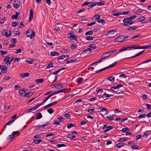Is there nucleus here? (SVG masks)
<instances>
[{
  "instance_id": "f257e3e1",
  "label": "nucleus",
  "mask_w": 151,
  "mask_h": 151,
  "mask_svg": "<svg viewBox=\"0 0 151 151\" xmlns=\"http://www.w3.org/2000/svg\"><path fill=\"white\" fill-rule=\"evenodd\" d=\"M35 32H33L32 30H28L27 31L26 35L28 37H30V38L32 39L34 38L35 36Z\"/></svg>"
},
{
  "instance_id": "6e6552de",
  "label": "nucleus",
  "mask_w": 151,
  "mask_h": 151,
  "mask_svg": "<svg viewBox=\"0 0 151 151\" xmlns=\"http://www.w3.org/2000/svg\"><path fill=\"white\" fill-rule=\"evenodd\" d=\"M111 54L109 52L104 53L102 55L103 59L106 58L111 56Z\"/></svg>"
},
{
  "instance_id": "58836bf2",
  "label": "nucleus",
  "mask_w": 151,
  "mask_h": 151,
  "mask_svg": "<svg viewBox=\"0 0 151 151\" xmlns=\"http://www.w3.org/2000/svg\"><path fill=\"white\" fill-rule=\"evenodd\" d=\"M133 47L134 50L137 49H141L140 48L141 47H139L140 45H133Z\"/></svg>"
},
{
  "instance_id": "bf43d9fd",
  "label": "nucleus",
  "mask_w": 151,
  "mask_h": 151,
  "mask_svg": "<svg viewBox=\"0 0 151 151\" xmlns=\"http://www.w3.org/2000/svg\"><path fill=\"white\" fill-rule=\"evenodd\" d=\"M77 47V45L76 44H72L71 45V49H74L75 48Z\"/></svg>"
},
{
  "instance_id": "2eb2a0df",
  "label": "nucleus",
  "mask_w": 151,
  "mask_h": 151,
  "mask_svg": "<svg viewBox=\"0 0 151 151\" xmlns=\"http://www.w3.org/2000/svg\"><path fill=\"white\" fill-rule=\"evenodd\" d=\"M42 117V114L40 113H37L36 116V119H39Z\"/></svg>"
},
{
  "instance_id": "4468645a",
  "label": "nucleus",
  "mask_w": 151,
  "mask_h": 151,
  "mask_svg": "<svg viewBox=\"0 0 151 151\" xmlns=\"http://www.w3.org/2000/svg\"><path fill=\"white\" fill-rule=\"evenodd\" d=\"M123 38V36H121L116 38V41H117L119 42H122L124 41Z\"/></svg>"
},
{
  "instance_id": "4c0bfd02",
  "label": "nucleus",
  "mask_w": 151,
  "mask_h": 151,
  "mask_svg": "<svg viewBox=\"0 0 151 151\" xmlns=\"http://www.w3.org/2000/svg\"><path fill=\"white\" fill-rule=\"evenodd\" d=\"M57 147L59 148L62 147H65L66 145L64 144H58L56 145Z\"/></svg>"
},
{
  "instance_id": "dca6fc26",
  "label": "nucleus",
  "mask_w": 151,
  "mask_h": 151,
  "mask_svg": "<svg viewBox=\"0 0 151 151\" xmlns=\"http://www.w3.org/2000/svg\"><path fill=\"white\" fill-rule=\"evenodd\" d=\"M19 94L20 95L22 96L23 97L25 96V94L26 92L24 90H21L19 91Z\"/></svg>"
},
{
  "instance_id": "1a4fd4ad",
  "label": "nucleus",
  "mask_w": 151,
  "mask_h": 151,
  "mask_svg": "<svg viewBox=\"0 0 151 151\" xmlns=\"http://www.w3.org/2000/svg\"><path fill=\"white\" fill-rule=\"evenodd\" d=\"M52 86H54L57 89H60L63 87V86L61 84H55Z\"/></svg>"
},
{
  "instance_id": "cd10ccee",
  "label": "nucleus",
  "mask_w": 151,
  "mask_h": 151,
  "mask_svg": "<svg viewBox=\"0 0 151 151\" xmlns=\"http://www.w3.org/2000/svg\"><path fill=\"white\" fill-rule=\"evenodd\" d=\"M117 61L115 62L112 63L111 64L109 65V66L106 67V68H108V69L109 68H111L115 66L117 64Z\"/></svg>"
},
{
  "instance_id": "0eeeda50",
  "label": "nucleus",
  "mask_w": 151,
  "mask_h": 151,
  "mask_svg": "<svg viewBox=\"0 0 151 151\" xmlns=\"http://www.w3.org/2000/svg\"><path fill=\"white\" fill-rule=\"evenodd\" d=\"M58 103L57 101H54L53 102L51 103L50 104H49L47 105L44 106L43 107V108L44 109L47 108L49 107H50Z\"/></svg>"
},
{
  "instance_id": "603ef678",
  "label": "nucleus",
  "mask_w": 151,
  "mask_h": 151,
  "mask_svg": "<svg viewBox=\"0 0 151 151\" xmlns=\"http://www.w3.org/2000/svg\"><path fill=\"white\" fill-rule=\"evenodd\" d=\"M93 39V37L91 36H88L86 38V40L88 41L92 40Z\"/></svg>"
},
{
  "instance_id": "864d4df0",
  "label": "nucleus",
  "mask_w": 151,
  "mask_h": 151,
  "mask_svg": "<svg viewBox=\"0 0 151 151\" xmlns=\"http://www.w3.org/2000/svg\"><path fill=\"white\" fill-rule=\"evenodd\" d=\"M83 80V78L80 77L78 79V80H77V81L78 83H80L82 82Z\"/></svg>"
},
{
  "instance_id": "8fccbe9b",
  "label": "nucleus",
  "mask_w": 151,
  "mask_h": 151,
  "mask_svg": "<svg viewBox=\"0 0 151 151\" xmlns=\"http://www.w3.org/2000/svg\"><path fill=\"white\" fill-rule=\"evenodd\" d=\"M98 5L99 6L103 5L105 4V2L103 1H100L99 2H97Z\"/></svg>"
},
{
  "instance_id": "338daca9",
  "label": "nucleus",
  "mask_w": 151,
  "mask_h": 151,
  "mask_svg": "<svg viewBox=\"0 0 151 151\" xmlns=\"http://www.w3.org/2000/svg\"><path fill=\"white\" fill-rule=\"evenodd\" d=\"M49 124V122H48L46 123H45L44 124H43L41 125H40L41 126V128L44 127L46 126H47V125H48Z\"/></svg>"
},
{
  "instance_id": "20e7f679",
  "label": "nucleus",
  "mask_w": 151,
  "mask_h": 151,
  "mask_svg": "<svg viewBox=\"0 0 151 151\" xmlns=\"http://www.w3.org/2000/svg\"><path fill=\"white\" fill-rule=\"evenodd\" d=\"M20 3L19 1L17 0L14 1V7L17 9L20 6Z\"/></svg>"
},
{
  "instance_id": "c85d7f7f",
  "label": "nucleus",
  "mask_w": 151,
  "mask_h": 151,
  "mask_svg": "<svg viewBox=\"0 0 151 151\" xmlns=\"http://www.w3.org/2000/svg\"><path fill=\"white\" fill-rule=\"evenodd\" d=\"M67 137L68 138H70L71 139H73L76 137L75 135H73L71 134H68Z\"/></svg>"
},
{
  "instance_id": "ddd939ff",
  "label": "nucleus",
  "mask_w": 151,
  "mask_h": 151,
  "mask_svg": "<svg viewBox=\"0 0 151 151\" xmlns=\"http://www.w3.org/2000/svg\"><path fill=\"white\" fill-rule=\"evenodd\" d=\"M145 51V50H143L141 52H138L137 54H136L134 56H131V57H128V58H126L125 59H129L131 58H135V57H136L137 56H138L139 55H141L142 53L144 52Z\"/></svg>"
},
{
  "instance_id": "37998d69",
  "label": "nucleus",
  "mask_w": 151,
  "mask_h": 151,
  "mask_svg": "<svg viewBox=\"0 0 151 151\" xmlns=\"http://www.w3.org/2000/svg\"><path fill=\"white\" fill-rule=\"evenodd\" d=\"M106 118L108 119L109 120H114L113 117L111 115H109L108 116H107Z\"/></svg>"
},
{
  "instance_id": "09e8293b",
  "label": "nucleus",
  "mask_w": 151,
  "mask_h": 151,
  "mask_svg": "<svg viewBox=\"0 0 151 151\" xmlns=\"http://www.w3.org/2000/svg\"><path fill=\"white\" fill-rule=\"evenodd\" d=\"M116 31L114 30H111L108 32H107L106 34V35H109L110 34H111L112 35L114 34V32H115Z\"/></svg>"
},
{
  "instance_id": "6ab92c4d",
  "label": "nucleus",
  "mask_w": 151,
  "mask_h": 151,
  "mask_svg": "<svg viewBox=\"0 0 151 151\" xmlns=\"http://www.w3.org/2000/svg\"><path fill=\"white\" fill-rule=\"evenodd\" d=\"M10 59V57L8 56H6L4 60V62H5L6 64H8L9 62V60Z\"/></svg>"
},
{
  "instance_id": "5fc2aeb1",
  "label": "nucleus",
  "mask_w": 151,
  "mask_h": 151,
  "mask_svg": "<svg viewBox=\"0 0 151 151\" xmlns=\"http://www.w3.org/2000/svg\"><path fill=\"white\" fill-rule=\"evenodd\" d=\"M47 111L48 113H49L50 114H51L53 113V110L52 109L50 108V109H48L47 110Z\"/></svg>"
},
{
  "instance_id": "de8ad7c7",
  "label": "nucleus",
  "mask_w": 151,
  "mask_h": 151,
  "mask_svg": "<svg viewBox=\"0 0 151 151\" xmlns=\"http://www.w3.org/2000/svg\"><path fill=\"white\" fill-rule=\"evenodd\" d=\"M75 60H69L67 61L66 63L67 64H69L70 63H74L75 62Z\"/></svg>"
},
{
  "instance_id": "7ed1b4c3",
  "label": "nucleus",
  "mask_w": 151,
  "mask_h": 151,
  "mask_svg": "<svg viewBox=\"0 0 151 151\" xmlns=\"http://www.w3.org/2000/svg\"><path fill=\"white\" fill-rule=\"evenodd\" d=\"M68 38L70 39L71 40H75L77 41H78V38L76 36L74 35V33L73 32L70 33L68 34Z\"/></svg>"
},
{
  "instance_id": "39448f33",
  "label": "nucleus",
  "mask_w": 151,
  "mask_h": 151,
  "mask_svg": "<svg viewBox=\"0 0 151 151\" xmlns=\"http://www.w3.org/2000/svg\"><path fill=\"white\" fill-rule=\"evenodd\" d=\"M69 57V56L68 55H63L60 56L59 58L58 59V61L59 62H60L59 60H63L65 58V60H67Z\"/></svg>"
},
{
  "instance_id": "b1692460",
  "label": "nucleus",
  "mask_w": 151,
  "mask_h": 151,
  "mask_svg": "<svg viewBox=\"0 0 151 151\" xmlns=\"http://www.w3.org/2000/svg\"><path fill=\"white\" fill-rule=\"evenodd\" d=\"M7 69V67L6 66H3L1 68V72L2 73H4L6 71H6Z\"/></svg>"
},
{
  "instance_id": "c9c22d12",
  "label": "nucleus",
  "mask_w": 151,
  "mask_h": 151,
  "mask_svg": "<svg viewBox=\"0 0 151 151\" xmlns=\"http://www.w3.org/2000/svg\"><path fill=\"white\" fill-rule=\"evenodd\" d=\"M92 51V50L90 48H87L84 51V52L88 53Z\"/></svg>"
},
{
  "instance_id": "a211bd4d",
  "label": "nucleus",
  "mask_w": 151,
  "mask_h": 151,
  "mask_svg": "<svg viewBox=\"0 0 151 151\" xmlns=\"http://www.w3.org/2000/svg\"><path fill=\"white\" fill-rule=\"evenodd\" d=\"M107 80L109 81L110 82H113L115 81V77L113 76H110L107 78Z\"/></svg>"
},
{
  "instance_id": "f8f14e48",
  "label": "nucleus",
  "mask_w": 151,
  "mask_h": 151,
  "mask_svg": "<svg viewBox=\"0 0 151 151\" xmlns=\"http://www.w3.org/2000/svg\"><path fill=\"white\" fill-rule=\"evenodd\" d=\"M33 18V10L32 9L30 11L29 17V21H31Z\"/></svg>"
},
{
  "instance_id": "c03bdc74",
  "label": "nucleus",
  "mask_w": 151,
  "mask_h": 151,
  "mask_svg": "<svg viewBox=\"0 0 151 151\" xmlns=\"http://www.w3.org/2000/svg\"><path fill=\"white\" fill-rule=\"evenodd\" d=\"M50 98L48 96L46 99L44 100L41 103L40 105H42L43 104H44L45 102Z\"/></svg>"
},
{
  "instance_id": "3c124183",
  "label": "nucleus",
  "mask_w": 151,
  "mask_h": 151,
  "mask_svg": "<svg viewBox=\"0 0 151 151\" xmlns=\"http://www.w3.org/2000/svg\"><path fill=\"white\" fill-rule=\"evenodd\" d=\"M53 67V64L52 63H49L46 67V69H48L52 67Z\"/></svg>"
},
{
  "instance_id": "aec40b11",
  "label": "nucleus",
  "mask_w": 151,
  "mask_h": 151,
  "mask_svg": "<svg viewBox=\"0 0 151 151\" xmlns=\"http://www.w3.org/2000/svg\"><path fill=\"white\" fill-rule=\"evenodd\" d=\"M19 13L18 12H16L15 14L13 15L12 16V19H17L19 15Z\"/></svg>"
},
{
  "instance_id": "0e129e2a",
  "label": "nucleus",
  "mask_w": 151,
  "mask_h": 151,
  "mask_svg": "<svg viewBox=\"0 0 151 151\" xmlns=\"http://www.w3.org/2000/svg\"><path fill=\"white\" fill-rule=\"evenodd\" d=\"M140 35H136L130 38V40L136 38H140Z\"/></svg>"
},
{
  "instance_id": "f03ea898",
  "label": "nucleus",
  "mask_w": 151,
  "mask_h": 151,
  "mask_svg": "<svg viewBox=\"0 0 151 151\" xmlns=\"http://www.w3.org/2000/svg\"><path fill=\"white\" fill-rule=\"evenodd\" d=\"M124 23L123 25L127 26H129L131 25L134 23V22H131L128 19V18H124L123 20Z\"/></svg>"
},
{
  "instance_id": "f3484780",
  "label": "nucleus",
  "mask_w": 151,
  "mask_h": 151,
  "mask_svg": "<svg viewBox=\"0 0 151 151\" xmlns=\"http://www.w3.org/2000/svg\"><path fill=\"white\" fill-rule=\"evenodd\" d=\"M100 18V16L98 15H96L93 17L92 19V20L94 21H97Z\"/></svg>"
},
{
  "instance_id": "c756f323",
  "label": "nucleus",
  "mask_w": 151,
  "mask_h": 151,
  "mask_svg": "<svg viewBox=\"0 0 151 151\" xmlns=\"http://www.w3.org/2000/svg\"><path fill=\"white\" fill-rule=\"evenodd\" d=\"M29 76V74L27 73L22 74L20 75V76L22 78L27 77Z\"/></svg>"
},
{
  "instance_id": "412c9836",
  "label": "nucleus",
  "mask_w": 151,
  "mask_h": 151,
  "mask_svg": "<svg viewBox=\"0 0 151 151\" xmlns=\"http://www.w3.org/2000/svg\"><path fill=\"white\" fill-rule=\"evenodd\" d=\"M12 135L13 136V138H15L16 136H15L16 134H17V136L19 135L20 134V132L18 131H14L12 132Z\"/></svg>"
},
{
  "instance_id": "f704fd0d",
  "label": "nucleus",
  "mask_w": 151,
  "mask_h": 151,
  "mask_svg": "<svg viewBox=\"0 0 151 151\" xmlns=\"http://www.w3.org/2000/svg\"><path fill=\"white\" fill-rule=\"evenodd\" d=\"M50 55L51 56L58 55L59 53L53 51L51 52Z\"/></svg>"
},
{
  "instance_id": "ea45409f",
  "label": "nucleus",
  "mask_w": 151,
  "mask_h": 151,
  "mask_svg": "<svg viewBox=\"0 0 151 151\" xmlns=\"http://www.w3.org/2000/svg\"><path fill=\"white\" fill-rule=\"evenodd\" d=\"M151 47L150 45H145L144 46H141L140 48L141 49H150Z\"/></svg>"
},
{
  "instance_id": "13d9d810",
  "label": "nucleus",
  "mask_w": 151,
  "mask_h": 151,
  "mask_svg": "<svg viewBox=\"0 0 151 151\" xmlns=\"http://www.w3.org/2000/svg\"><path fill=\"white\" fill-rule=\"evenodd\" d=\"M53 124H56L57 125H59L60 124V122L58 121L57 120H55L54 121Z\"/></svg>"
},
{
  "instance_id": "a18cd8bd",
  "label": "nucleus",
  "mask_w": 151,
  "mask_h": 151,
  "mask_svg": "<svg viewBox=\"0 0 151 151\" xmlns=\"http://www.w3.org/2000/svg\"><path fill=\"white\" fill-rule=\"evenodd\" d=\"M75 126V125L74 124L72 123H71L67 125V127L68 129H69L72 127H74Z\"/></svg>"
},
{
  "instance_id": "5701e85b",
  "label": "nucleus",
  "mask_w": 151,
  "mask_h": 151,
  "mask_svg": "<svg viewBox=\"0 0 151 151\" xmlns=\"http://www.w3.org/2000/svg\"><path fill=\"white\" fill-rule=\"evenodd\" d=\"M41 142H42V141L40 139H34V142L37 144H39Z\"/></svg>"
},
{
  "instance_id": "2f4dec72",
  "label": "nucleus",
  "mask_w": 151,
  "mask_h": 151,
  "mask_svg": "<svg viewBox=\"0 0 151 151\" xmlns=\"http://www.w3.org/2000/svg\"><path fill=\"white\" fill-rule=\"evenodd\" d=\"M15 120L14 119H12L11 120L9 121L6 124V125H10L12 124Z\"/></svg>"
},
{
  "instance_id": "052dcab7",
  "label": "nucleus",
  "mask_w": 151,
  "mask_h": 151,
  "mask_svg": "<svg viewBox=\"0 0 151 151\" xmlns=\"http://www.w3.org/2000/svg\"><path fill=\"white\" fill-rule=\"evenodd\" d=\"M145 18L144 17H141L139 18H138V19L139 20V21L140 22H142L145 20Z\"/></svg>"
},
{
  "instance_id": "e2e57ef3",
  "label": "nucleus",
  "mask_w": 151,
  "mask_h": 151,
  "mask_svg": "<svg viewBox=\"0 0 151 151\" xmlns=\"http://www.w3.org/2000/svg\"><path fill=\"white\" fill-rule=\"evenodd\" d=\"M125 50H127L126 47H124L122 48L120 50L119 52H121Z\"/></svg>"
},
{
  "instance_id": "a19ab883",
  "label": "nucleus",
  "mask_w": 151,
  "mask_h": 151,
  "mask_svg": "<svg viewBox=\"0 0 151 151\" xmlns=\"http://www.w3.org/2000/svg\"><path fill=\"white\" fill-rule=\"evenodd\" d=\"M103 96H104V98H106L105 100L108 99L110 97L109 94L106 93L105 92L103 94Z\"/></svg>"
},
{
  "instance_id": "a878e982",
  "label": "nucleus",
  "mask_w": 151,
  "mask_h": 151,
  "mask_svg": "<svg viewBox=\"0 0 151 151\" xmlns=\"http://www.w3.org/2000/svg\"><path fill=\"white\" fill-rule=\"evenodd\" d=\"M133 47V45H130L128 47H126V50H134Z\"/></svg>"
},
{
  "instance_id": "79ce46f5",
  "label": "nucleus",
  "mask_w": 151,
  "mask_h": 151,
  "mask_svg": "<svg viewBox=\"0 0 151 151\" xmlns=\"http://www.w3.org/2000/svg\"><path fill=\"white\" fill-rule=\"evenodd\" d=\"M131 147L133 149H135V150H138L139 148V147L138 145H133V146Z\"/></svg>"
},
{
  "instance_id": "bb28decb",
  "label": "nucleus",
  "mask_w": 151,
  "mask_h": 151,
  "mask_svg": "<svg viewBox=\"0 0 151 151\" xmlns=\"http://www.w3.org/2000/svg\"><path fill=\"white\" fill-rule=\"evenodd\" d=\"M33 94V92H29L27 94H25L24 97L29 98Z\"/></svg>"
},
{
  "instance_id": "6e6d98bb",
  "label": "nucleus",
  "mask_w": 151,
  "mask_h": 151,
  "mask_svg": "<svg viewBox=\"0 0 151 151\" xmlns=\"http://www.w3.org/2000/svg\"><path fill=\"white\" fill-rule=\"evenodd\" d=\"M89 47H90L92 48L93 49H95L96 48V46L95 45L93 44H90L89 45Z\"/></svg>"
},
{
  "instance_id": "49530a36",
  "label": "nucleus",
  "mask_w": 151,
  "mask_h": 151,
  "mask_svg": "<svg viewBox=\"0 0 151 151\" xmlns=\"http://www.w3.org/2000/svg\"><path fill=\"white\" fill-rule=\"evenodd\" d=\"M97 22H98V23H101V24H103L105 23V20H104V19H100V20H99L97 21Z\"/></svg>"
},
{
  "instance_id": "4be33fe9",
  "label": "nucleus",
  "mask_w": 151,
  "mask_h": 151,
  "mask_svg": "<svg viewBox=\"0 0 151 151\" xmlns=\"http://www.w3.org/2000/svg\"><path fill=\"white\" fill-rule=\"evenodd\" d=\"M11 30H9L8 31L5 32V36L7 37H9L11 36Z\"/></svg>"
},
{
  "instance_id": "9b49d317",
  "label": "nucleus",
  "mask_w": 151,
  "mask_h": 151,
  "mask_svg": "<svg viewBox=\"0 0 151 151\" xmlns=\"http://www.w3.org/2000/svg\"><path fill=\"white\" fill-rule=\"evenodd\" d=\"M40 105H37L35 106L34 107H32L28 110V112H30L32 111H33L36 109Z\"/></svg>"
},
{
  "instance_id": "72a5a7b5",
  "label": "nucleus",
  "mask_w": 151,
  "mask_h": 151,
  "mask_svg": "<svg viewBox=\"0 0 151 151\" xmlns=\"http://www.w3.org/2000/svg\"><path fill=\"white\" fill-rule=\"evenodd\" d=\"M137 17V16L135 15H133L131 17L128 18V19L130 20V21L132 22V21L134 19Z\"/></svg>"
},
{
  "instance_id": "9d476101",
  "label": "nucleus",
  "mask_w": 151,
  "mask_h": 151,
  "mask_svg": "<svg viewBox=\"0 0 151 151\" xmlns=\"http://www.w3.org/2000/svg\"><path fill=\"white\" fill-rule=\"evenodd\" d=\"M151 133V131L147 130L146 131L144 134L142 136L144 137L147 138L148 136Z\"/></svg>"
},
{
  "instance_id": "4d7b16f0",
  "label": "nucleus",
  "mask_w": 151,
  "mask_h": 151,
  "mask_svg": "<svg viewBox=\"0 0 151 151\" xmlns=\"http://www.w3.org/2000/svg\"><path fill=\"white\" fill-rule=\"evenodd\" d=\"M99 109L100 110V112H104L106 111V109L105 108H102L101 107L99 108Z\"/></svg>"
},
{
  "instance_id": "393cba45",
  "label": "nucleus",
  "mask_w": 151,
  "mask_h": 151,
  "mask_svg": "<svg viewBox=\"0 0 151 151\" xmlns=\"http://www.w3.org/2000/svg\"><path fill=\"white\" fill-rule=\"evenodd\" d=\"M124 143L121 142L116 144L115 145V147L118 148H120L122 146H124Z\"/></svg>"
},
{
  "instance_id": "7c9ffc66",
  "label": "nucleus",
  "mask_w": 151,
  "mask_h": 151,
  "mask_svg": "<svg viewBox=\"0 0 151 151\" xmlns=\"http://www.w3.org/2000/svg\"><path fill=\"white\" fill-rule=\"evenodd\" d=\"M44 80L42 78H40L35 80V82L37 83L38 84L42 83L43 81Z\"/></svg>"
},
{
  "instance_id": "774afa93",
  "label": "nucleus",
  "mask_w": 151,
  "mask_h": 151,
  "mask_svg": "<svg viewBox=\"0 0 151 151\" xmlns=\"http://www.w3.org/2000/svg\"><path fill=\"white\" fill-rule=\"evenodd\" d=\"M127 140V139H125V138L123 137L122 138H121L119 139V141L120 142H123L126 141Z\"/></svg>"
},
{
  "instance_id": "423d86ee",
  "label": "nucleus",
  "mask_w": 151,
  "mask_h": 151,
  "mask_svg": "<svg viewBox=\"0 0 151 151\" xmlns=\"http://www.w3.org/2000/svg\"><path fill=\"white\" fill-rule=\"evenodd\" d=\"M138 28V26H134L133 27H130L129 28L127 29V31H130V32H132L133 30H135Z\"/></svg>"
},
{
  "instance_id": "e433bc0d",
  "label": "nucleus",
  "mask_w": 151,
  "mask_h": 151,
  "mask_svg": "<svg viewBox=\"0 0 151 151\" xmlns=\"http://www.w3.org/2000/svg\"><path fill=\"white\" fill-rule=\"evenodd\" d=\"M93 34V31L92 30H91L88 32H86L85 35H92Z\"/></svg>"
},
{
  "instance_id": "680f3d73",
  "label": "nucleus",
  "mask_w": 151,
  "mask_h": 151,
  "mask_svg": "<svg viewBox=\"0 0 151 151\" xmlns=\"http://www.w3.org/2000/svg\"><path fill=\"white\" fill-rule=\"evenodd\" d=\"M129 129H128L127 128H123L122 130V132H126L127 131H129Z\"/></svg>"
},
{
  "instance_id": "69168bd1",
  "label": "nucleus",
  "mask_w": 151,
  "mask_h": 151,
  "mask_svg": "<svg viewBox=\"0 0 151 151\" xmlns=\"http://www.w3.org/2000/svg\"><path fill=\"white\" fill-rule=\"evenodd\" d=\"M91 4V5L92 7H93L96 6V5H98L97 2H92Z\"/></svg>"
},
{
  "instance_id": "473e14b6",
  "label": "nucleus",
  "mask_w": 151,
  "mask_h": 151,
  "mask_svg": "<svg viewBox=\"0 0 151 151\" xmlns=\"http://www.w3.org/2000/svg\"><path fill=\"white\" fill-rule=\"evenodd\" d=\"M108 69V68L105 67L104 68H103L102 69H100L99 70L97 71H96V73H99L101 72L102 71H104Z\"/></svg>"
}]
</instances>
